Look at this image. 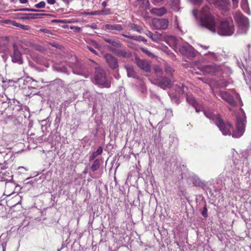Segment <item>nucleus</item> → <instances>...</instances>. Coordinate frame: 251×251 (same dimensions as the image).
Returning <instances> with one entry per match:
<instances>
[{"label":"nucleus","instance_id":"nucleus-1","mask_svg":"<svg viewBox=\"0 0 251 251\" xmlns=\"http://www.w3.org/2000/svg\"><path fill=\"white\" fill-rule=\"evenodd\" d=\"M199 18L201 26L208 29L213 33L216 31L215 17L211 13L208 5L204 6L199 12Z\"/></svg>","mask_w":251,"mask_h":251},{"label":"nucleus","instance_id":"nucleus-2","mask_svg":"<svg viewBox=\"0 0 251 251\" xmlns=\"http://www.w3.org/2000/svg\"><path fill=\"white\" fill-rule=\"evenodd\" d=\"M247 119L244 115L238 116L236 118L235 129L233 130L232 136L235 138H239L245 133L246 127Z\"/></svg>","mask_w":251,"mask_h":251},{"label":"nucleus","instance_id":"nucleus-3","mask_svg":"<svg viewBox=\"0 0 251 251\" xmlns=\"http://www.w3.org/2000/svg\"><path fill=\"white\" fill-rule=\"evenodd\" d=\"M234 27L232 21H221L218 29V33L222 36H231L234 33Z\"/></svg>","mask_w":251,"mask_h":251},{"label":"nucleus","instance_id":"nucleus-4","mask_svg":"<svg viewBox=\"0 0 251 251\" xmlns=\"http://www.w3.org/2000/svg\"><path fill=\"white\" fill-rule=\"evenodd\" d=\"M94 78L97 84L102 85L106 88L110 87V83L107 80L105 72L102 69H96Z\"/></svg>","mask_w":251,"mask_h":251},{"label":"nucleus","instance_id":"nucleus-5","mask_svg":"<svg viewBox=\"0 0 251 251\" xmlns=\"http://www.w3.org/2000/svg\"><path fill=\"white\" fill-rule=\"evenodd\" d=\"M215 124L224 135H232L231 131H233V126L230 122H225L221 117Z\"/></svg>","mask_w":251,"mask_h":251},{"label":"nucleus","instance_id":"nucleus-6","mask_svg":"<svg viewBox=\"0 0 251 251\" xmlns=\"http://www.w3.org/2000/svg\"><path fill=\"white\" fill-rule=\"evenodd\" d=\"M169 21L166 19H154L152 21V27L154 29L165 30L168 28Z\"/></svg>","mask_w":251,"mask_h":251},{"label":"nucleus","instance_id":"nucleus-7","mask_svg":"<svg viewBox=\"0 0 251 251\" xmlns=\"http://www.w3.org/2000/svg\"><path fill=\"white\" fill-rule=\"evenodd\" d=\"M201 70L204 74L212 75L216 73L220 72L221 71V67L216 64H213L201 66Z\"/></svg>","mask_w":251,"mask_h":251},{"label":"nucleus","instance_id":"nucleus-8","mask_svg":"<svg viewBox=\"0 0 251 251\" xmlns=\"http://www.w3.org/2000/svg\"><path fill=\"white\" fill-rule=\"evenodd\" d=\"M218 95L231 106L234 107L236 105V102L233 96L227 92L221 91Z\"/></svg>","mask_w":251,"mask_h":251},{"label":"nucleus","instance_id":"nucleus-9","mask_svg":"<svg viewBox=\"0 0 251 251\" xmlns=\"http://www.w3.org/2000/svg\"><path fill=\"white\" fill-rule=\"evenodd\" d=\"M180 52L188 58H194L196 56L194 49L191 47L182 46L179 49Z\"/></svg>","mask_w":251,"mask_h":251},{"label":"nucleus","instance_id":"nucleus-10","mask_svg":"<svg viewBox=\"0 0 251 251\" xmlns=\"http://www.w3.org/2000/svg\"><path fill=\"white\" fill-rule=\"evenodd\" d=\"M104 58L109 67L112 70L116 69L118 67L117 59L110 54H105Z\"/></svg>","mask_w":251,"mask_h":251},{"label":"nucleus","instance_id":"nucleus-11","mask_svg":"<svg viewBox=\"0 0 251 251\" xmlns=\"http://www.w3.org/2000/svg\"><path fill=\"white\" fill-rule=\"evenodd\" d=\"M13 48L14 51L11 56L12 62L19 64H22L23 63V59L21 52L18 50L17 46L16 45H14Z\"/></svg>","mask_w":251,"mask_h":251},{"label":"nucleus","instance_id":"nucleus-12","mask_svg":"<svg viewBox=\"0 0 251 251\" xmlns=\"http://www.w3.org/2000/svg\"><path fill=\"white\" fill-rule=\"evenodd\" d=\"M134 5L140 10H146L149 8L150 2L149 0H136Z\"/></svg>","mask_w":251,"mask_h":251},{"label":"nucleus","instance_id":"nucleus-13","mask_svg":"<svg viewBox=\"0 0 251 251\" xmlns=\"http://www.w3.org/2000/svg\"><path fill=\"white\" fill-rule=\"evenodd\" d=\"M235 21L239 24L246 25L248 23V20L241 12L236 11L234 15Z\"/></svg>","mask_w":251,"mask_h":251},{"label":"nucleus","instance_id":"nucleus-14","mask_svg":"<svg viewBox=\"0 0 251 251\" xmlns=\"http://www.w3.org/2000/svg\"><path fill=\"white\" fill-rule=\"evenodd\" d=\"M156 80L158 81L160 86L162 88H170L172 85V81L166 77H162V76H159L156 78Z\"/></svg>","mask_w":251,"mask_h":251},{"label":"nucleus","instance_id":"nucleus-15","mask_svg":"<svg viewBox=\"0 0 251 251\" xmlns=\"http://www.w3.org/2000/svg\"><path fill=\"white\" fill-rule=\"evenodd\" d=\"M186 100L190 104L195 108L197 112H199L200 111L199 108H201V106L193 95L187 94L186 96Z\"/></svg>","mask_w":251,"mask_h":251},{"label":"nucleus","instance_id":"nucleus-16","mask_svg":"<svg viewBox=\"0 0 251 251\" xmlns=\"http://www.w3.org/2000/svg\"><path fill=\"white\" fill-rule=\"evenodd\" d=\"M204 114L207 118L212 120L215 124H216L221 117L220 114H215L213 111L209 110H205Z\"/></svg>","mask_w":251,"mask_h":251},{"label":"nucleus","instance_id":"nucleus-17","mask_svg":"<svg viewBox=\"0 0 251 251\" xmlns=\"http://www.w3.org/2000/svg\"><path fill=\"white\" fill-rule=\"evenodd\" d=\"M137 65L141 69L146 72L150 71L151 66L148 62L146 60L136 59Z\"/></svg>","mask_w":251,"mask_h":251},{"label":"nucleus","instance_id":"nucleus-18","mask_svg":"<svg viewBox=\"0 0 251 251\" xmlns=\"http://www.w3.org/2000/svg\"><path fill=\"white\" fill-rule=\"evenodd\" d=\"M109 49L119 57L126 58L129 57L130 55V53L126 51L125 50L116 49L113 47H110Z\"/></svg>","mask_w":251,"mask_h":251},{"label":"nucleus","instance_id":"nucleus-19","mask_svg":"<svg viewBox=\"0 0 251 251\" xmlns=\"http://www.w3.org/2000/svg\"><path fill=\"white\" fill-rule=\"evenodd\" d=\"M15 185L11 182L6 183L5 184V189L4 192V195L6 196H10L15 194Z\"/></svg>","mask_w":251,"mask_h":251},{"label":"nucleus","instance_id":"nucleus-20","mask_svg":"<svg viewBox=\"0 0 251 251\" xmlns=\"http://www.w3.org/2000/svg\"><path fill=\"white\" fill-rule=\"evenodd\" d=\"M106 29L109 30H114L116 31H121L124 28V26L120 24H106L104 25Z\"/></svg>","mask_w":251,"mask_h":251},{"label":"nucleus","instance_id":"nucleus-21","mask_svg":"<svg viewBox=\"0 0 251 251\" xmlns=\"http://www.w3.org/2000/svg\"><path fill=\"white\" fill-rule=\"evenodd\" d=\"M151 14L157 16H162L167 12V10L164 7L160 8H153L151 10Z\"/></svg>","mask_w":251,"mask_h":251},{"label":"nucleus","instance_id":"nucleus-22","mask_svg":"<svg viewBox=\"0 0 251 251\" xmlns=\"http://www.w3.org/2000/svg\"><path fill=\"white\" fill-rule=\"evenodd\" d=\"M102 39L106 42L109 43L114 47L121 48L122 46V44L118 40L106 37H103Z\"/></svg>","mask_w":251,"mask_h":251},{"label":"nucleus","instance_id":"nucleus-23","mask_svg":"<svg viewBox=\"0 0 251 251\" xmlns=\"http://www.w3.org/2000/svg\"><path fill=\"white\" fill-rule=\"evenodd\" d=\"M44 10H37L36 9H32V12H37V13H32V19L42 18L44 16H49V14L43 13Z\"/></svg>","mask_w":251,"mask_h":251},{"label":"nucleus","instance_id":"nucleus-24","mask_svg":"<svg viewBox=\"0 0 251 251\" xmlns=\"http://www.w3.org/2000/svg\"><path fill=\"white\" fill-rule=\"evenodd\" d=\"M103 151V149L101 147H99L96 151L93 152L89 157V161L94 160L97 156L100 155Z\"/></svg>","mask_w":251,"mask_h":251},{"label":"nucleus","instance_id":"nucleus-25","mask_svg":"<svg viewBox=\"0 0 251 251\" xmlns=\"http://www.w3.org/2000/svg\"><path fill=\"white\" fill-rule=\"evenodd\" d=\"M145 34L154 42H158L160 40V38L157 35L153 34L150 31H147Z\"/></svg>","mask_w":251,"mask_h":251},{"label":"nucleus","instance_id":"nucleus-26","mask_svg":"<svg viewBox=\"0 0 251 251\" xmlns=\"http://www.w3.org/2000/svg\"><path fill=\"white\" fill-rule=\"evenodd\" d=\"M128 26L131 30L136 31L138 33H141L142 31V28L140 25L135 24L129 23L128 24Z\"/></svg>","mask_w":251,"mask_h":251},{"label":"nucleus","instance_id":"nucleus-27","mask_svg":"<svg viewBox=\"0 0 251 251\" xmlns=\"http://www.w3.org/2000/svg\"><path fill=\"white\" fill-rule=\"evenodd\" d=\"M100 165V161L99 159H96L93 162L92 165L91 166V170L93 172H95L98 170Z\"/></svg>","mask_w":251,"mask_h":251},{"label":"nucleus","instance_id":"nucleus-28","mask_svg":"<svg viewBox=\"0 0 251 251\" xmlns=\"http://www.w3.org/2000/svg\"><path fill=\"white\" fill-rule=\"evenodd\" d=\"M122 36H124L125 37H126L127 38L133 39L136 41H141V40L143 39V37L142 36H132V35H129L127 34H123Z\"/></svg>","mask_w":251,"mask_h":251},{"label":"nucleus","instance_id":"nucleus-29","mask_svg":"<svg viewBox=\"0 0 251 251\" xmlns=\"http://www.w3.org/2000/svg\"><path fill=\"white\" fill-rule=\"evenodd\" d=\"M18 16L19 19L27 20L31 18V14L21 12L18 14Z\"/></svg>","mask_w":251,"mask_h":251},{"label":"nucleus","instance_id":"nucleus-30","mask_svg":"<svg viewBox=\"0 0 251 251\" xmlns=\"http://www.w3.org/2000/svg\"><path fill=\"white\" fill-rule=\"evenodd\" d=\"M13 152L9 151L8 153H6L4 156V160L3 161V163L7 164V162L9 161V157L10 158H12L13 156ZM11 160H12V159H11Z\"/></svg>","mask_w":251,"mask_h":251},{"label":"nucleus","instance_id":"nucleus-31","mask_svg":"<svg viewBox=\"0 0 251 251\" xmlns=\"http://www.w3.org/2000/svg\"><path fill=\"white\" fill-rule=\"evenodd\" d=\"M154 70L155 74L157 75V78L161 76V75L163 74V71L158 66H155L154 68Z\"/></svg>","mask_w":251,"mask_h":251},{"label":"nucleus","instance_id":"nucleus-32","mask_svg":"<svg viewBox=\"0 0 251 251\" xmlns=\"http://www.w3.org/2000/svg\"><path fill=\"white\" fill-rule=\"evenodd\" d=\"M206 55H208L209 57L214 60H217V56L215 53L213 52L209 51L207 53L205 54Z\"/></svg>","mask_w":251,"mask_h":251},{"label":"nucleus","instance_id":"nucleus-33","mask_svg":"<svg viewBox=\"0 0 251 251\" xmlns=\"http://www.w3.org/2000/svg\"><path fill=\"white\" fill-rule=\"evenodd\" d=\"M201 215L205 218H207L208 217L207 209L206 204H205L203 208V210L201 212Z\"/></svg>","mask_w":251,"mask_h":251},{"label":"nucleus","instance_id":"nucleus-34","mask_svg":"<svg viewBox=\"0 0 251 251\" xmlns=\"http://www.w3.org/2000/svg\"><path fill=\"white\" fill-rule=\"evenodd\" d=\"M46 3L44 1H41L39 3L36 4L35 7L37 8H42L45 7Z\"/></svg>","mask_w":251,"mask_h":251},{"label":"nucleus","instance_id":"nucleus-35","mask_svg":"<svg viewBox=\"0 0 251 251\" xmlns=\"http://www.w3.org/2000/svg\"><path fill=\"white\" fill-rule=\"evenodd\" d=\"M174 71L173 70V69L169 66H166L165 67V72L168 74L169 75H172L173 72Z\"/></svg>","mask_w":251,"mask_h":251},{"label":"nucleus","instance_id":"nucleus-36","mask_svg":"<svg viewBox=\"0 0 251 251\" xmlns=\"http://www.w3.org/2000/svg\"><path fill=\"white\" fill-rule=\"evenodd\" d=\"M190 1L195 5H200L202 3L203 0H189Z\"/></svg>","mask_w":251,"mask_h":251},{"label":"nucleus","instance_id":"nucleus-37","mask_svg":"<svg viewBox=\"0 0 251 251\" xmlns=\"http://www.w3.org/2000/svg\"><path fill=\"white\" fill-rule=\"evenodd\" d=\"M141 50L143 52L145 53L149 56H152L153 55V54L149 51L147 49L142 48Z\"/></svg>","mask_w":251,"mask_h":251},{"label":"nucleus","instance_id":"nucleus-38","mask_svg":"<svg viewBox=\"0 0 251 251\" xmlns=\"http://www.w3.org/2000/svg\"><path fill=\"white\" fill-rule=\"evenodd\" d=\"M193 183L195 186H199L200 185L201 182L199 179H193Z\"/></svg>","mask_w":251,"mask_h":251},{"label":"nucleus","instance_id":"nucleus-39","mask_svg":"<svg viewBox=\"0 0 251 251\" xmlns=\"http://www.w3.org/2000/svg\"><path fill=\"white\" fill-rule=\"evenodd\" d=\"M233 2V6L234 8H236L238 6V3L239 0H232Z\"/></svg>","mask_w":251,"mask_h":251},{"label":"nucleus","instance_id":"nucleus-40","mask_svg":"<svg viewBox=\"0 0 251 251\" xmlns=\"http://www.w3.org/2000/svg\"><path fill=\"white\" fill-rule=\"evenodd\" d=\"M172 2L174 3L175 7L177 8L178 6L179 1V0H173Z\"/></svg>","mask_w":251,"mask_h":251},{"label":"nucleus","instance_id":"nucleus-41","mask_svg":"<svg viewBox=\"0 0 251 251\" xmlns=\"http://www.w3.org/2000/svg\"><path fill=\"white\" fill-rule=\"evenodd\" d=\"M19 27L24 30H27L29 28V27L27 25H25L21 24Z\"/></svg>","mask_w":251,"mask_h":251},{"label":"nucleus","instance_id":"nucleus-42","mask_svg":"<svg viewBox=\"0 0 251 251\" xmlns=\"http://www.w3.org/2000/svg\"><path fill=\"white\" fill-rule=\"evenodd\" d=\"M39 31L43 32L46 33H50V31L49 30H48L47 29H45V28H41V29H40Z\"/></svg>","mask_w":251,"mask_h":251},{"label":"nucleus","instance_id":"nucleus-43","mask_svg":"<svg viewBox=\"0 0 251 251\" xmlns=\"http://www.w3.org/2000/svg\"><path fill=\"white\" fill-rule=\"evenodd\" d=\"M87 48L90 50L92 52L95 53V54H97L96 53V51L94 49H93L92 47H90V46H87Z\"/></svg>","mask_w":251,"mask_h":251},{"label":"nucleus","instance_id":"nucleus-44","mask_svg":"<svg viewBox=\"0 0 251 251\" xmlns=\"http://www.w3.org/2000/svg\"><path fill=\"white\" fill-rule=\"evenodd\" d=\"M32 48H34L35 49V50H41V48H42L40 46H37L36 45H32Z\"/></svg>","mask_w":251,"mask_h":251},{"label":"nucleus","instance_id":"nucleus-45","mask_svg":"<svg viewBox=\"0 0 251 251\" xmlns=\"http://www.w3.org/2000/svg\"><path fill=\"white\" fill-rule=\"evenodd\" d=\"M153 3L156 4L160 2H162L163 0H151Z\"/></svg>","mask_w":251,"mask_h":251},{"label":"nucleus","instance_id":"nucleus-46","mask_svg":"<svg viewBox=\"0 0 251 251\" xmlns=\"http://www.w3.org/2000/svg\"><path fill=\"white\" fill-rule=\"evenodd\" d=\"M228 83L227 81H226L222 83L221 87H226L228 85Z\"/></svg>","mask_w":251,"mask_h":251},{"label":"nucleus","instance_id":"nucleus-47","mask_svg":"<svg viewBox=\"0 0 251 251\" xmlns=\"http://www.w3.org/2000/svg\"><path fill=\"white\" fill-rule=\"evenodd\" d=\"M47 2L49 4H53L55 2V0H47Z\"/></svg>","mask_w":251,"mask_h":251},{"label":"nucleus","instance_id":"nucleus-48","mask_svg":"<svg viewBox=\"0 0 251 251\" xmlns=\"http://www.w3.org/2000/svg\"><path fill=\"white\" fill-rule=\"evenodd\" d=\"M198 12V10H197V9H194V10H193V15H194V16L196 18H197V15Z\"/></svg>","mask_w":251,"mask_h":251},{"label":"nucleus","instance_id":"nucleus-49","mask_svg":"<svg viewBox=\"0 0 251 251\" xmlns=\"http://www.w3.org/2000/svg\"><path fill=\"white\" fill-rule=\"evenodd\" d=\"M12 25H13L14 26H17V27H19V26H20V24L17 23H16V22H15V21H13V22H12Z\"/></svg>","mask_w":251,"mask_h":251},{"label":"nucleus","instance_id":"nucleus-50","mask_svg":"<svg viewBox=\"0 0 251 251\" xmlns=\"http://www.w3.org/2000/svg\"><path fill=\"white\" fill-rule=\"evenodd\" d=\"M19 198H20V196H19L18 195L16 194V195L15 196L14 198H13V199L14 200H18L19 199Z\"/></svg>","mask_w":251,"mask_h":251},{"label":"nucleus","instance_id":"nucleus-51","mask_svg":"<svg viewBox=\"0 0 251 251\" xmlns=\"http://www.w3.org/2000/svg\"><path fill=\"white\" fill-rule=\"evenodd\" d=\"M20 2L22 3H25L27 1V0H19Z\"/></svg>","mask_w":251,"mask_h":251},{"label":"nucleus","instance_id":"nucleus-52","mask_svg":"<svg viewBox=\"0 0 251 251\" xmlns=\"http://www.w3.org/2000/svg\"><path fill=\"white\" fill-rule=\"evenodd\" d=\"M20 11H31V9H22L20 10Z\"/></svg>","mask_w":251,"mask_h":251},{"label":"nucleus","instance_id":"nucleus-53","mask_svg":"<svg viewBox=\"0 0 251 251\" xmlns=\"http://www.w3.org/2000/svg\"><path fill=\"white\" fill-rule=\"evenodd\" d=\"M106 5V1H103L102 2V6L103 7H105Z\"/></svg>","mask_w":251,"mask_h":251},{"label":"nucleus","instance_id":"nucleus-54","mask_svg":"<svg viewBox=\"0 0 251 251\" xmlns=\"http://www.w3.org/2000/svg\"><path fill=\"white\" fill-rule=\"evenodd\" d=\"M247 2V0H242L241 4L242 5L243 3L246 4Z\"/></svg>","mask_w":251,"mask_h":251},{"label":"nucleus","instance_id":"nucleus-55","mask_svg":"<svg viewBox=\"0 0 251 251\" xmlns=\"http://www.w3.org/2000/svg\"><path fill=\"white\" fill-rule=\"evenodd\" d=\"M87 173V168H86V169L83 171V173L84 174H86Z\"/></svg>","mask_w":251,"mask_h":251},{"label":"nucleus","instance_id":"nucleus-56","mask_svg":"<svg viewBox=\"0 0 251 251\" xmlns=\"http://www.w3.org/2000/svg\"><path fill=\"white\" fill-rule=\"evenodd\" d=\"M141 41H143L144 42H147V40L143 37V39L142 40H141Z\"/></svg>","mask_w":251,"mask_h":251},{"label":"nucleus","instance_id":"nucleus-57","mask_svg":"<svg viewBox=\"0 0 251 251\" xmlns=\"http://www.w3.org/2000/svg\"><path fill=\"white\" fill-rule=\"evenodd\" d=\"M97 12H98V11L94 12L93 13L92 15H95V14H96V13H97Z\"/></svg>","mask_w":251,"mask_h":251},{"label":"nucleus","instance_id":"nucleus-58","mask_svg":"<svg viewBox=\"0 0 251 251\" xmlns=\"http://www.w3.org/2000/svg\"><path fill=\"white\" fill-rule=\"evenodd\" d=\"M18 202H16V203H15L14 205H16Z\"/></svg>","mask_w":251,"mask_h":251},{"label":"nucleus","instance_id":"nucleus-59","mask_svg":"<svg viewBox=\"0 0 251 251\" xmlns=\"http://www.w3.org/2000/svg\"><path fill=\"white\" fill-rule=\"evenodd\" d=\"M1 164H2V163H0V165H1Z\"/></svg>","mask_w":251,"mask_h":251}]
</instances>
